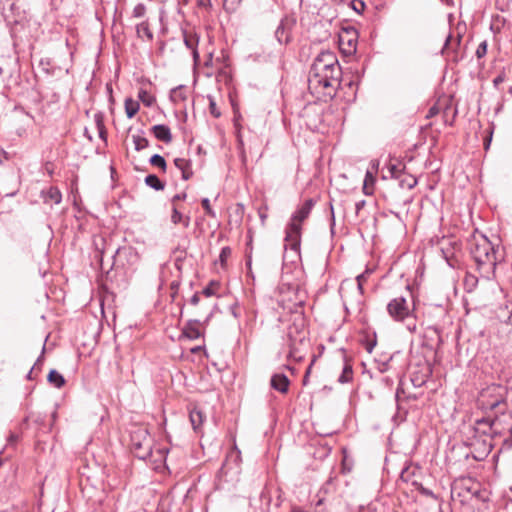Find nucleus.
I'll return each instance as SVG.
<instances>
[{
	"label": "nucleus",
	"instance_id": "1",
	"mask_svg": "<svg viewBox=\"0 0 512 512\" xmlns=\"http://www.w3.org/2000/svg\"><path fill=\"white\" fill-rule=\"evenodd\" d=\"M342 66H312L309 73L308 84L310 89L323 90L324 95L332 93L340 85Z\"/></svg>",
	"mask_w": 512,
	"mask_h": 512
},
{
	"label": "nucleus",
	"instance_id": "2",
	"mask_svg": "<svg viewBox=\"0 0 512 512\" xmlns=\"http://www.w3.org/2000/svg\"><path fill=\"white\" fill-rule=\"evenodd\" d=\"M314 205L315 201L313 199H307L291 216L290 223L285 231V241L293 250H298L300 247L301 224L309 217Z\"/></svg>",
	"mask_w": 512,
	"mask_h": 512
},
{
	"label": "nucleus",
	"instance_id": "3",
	"mask_svg": "<svg viewBox=\"0 0 512 512\" xmlns=\"http://www.w3.org/2000/svg\"><path fill=\"white\" fill-rule=\"evenodd\" d=\"M471 255L478 265L497 264V250L495 245L484 235L475 237L470 248Z\"/></svg>",
	"mask_w": 512,
	"mask_h": 512
},
{
	"label": "nucleus",
	"instance_id": "4",
	"mask_svg": "<svg viewBox=\"0 0 512 512\" xmlns=\"http://www.w3.org/2000/svg\"><path fill=\"white\" fill-rule=\"evenodd\" d=\"M407 294L411 297V301L407 297L400 295L391 299L387 304V313L396 322H403L416 317L415 302L409 287H407Z\"/></svg>",
	"mask_w": 512,
	"mask_h": 512
},
{
	"label": "nucleus",
	"instance_id": "5",
	"mask_svg": "<svg viewBox=\"0 0 512 512\" xmlns=\"http://www.w3.org/2000/svg\"><path fill=\"white\" fill-rule=\"evenodd\" d=\"M132 453L139 459L145 460L151 456L153 440L144 426L135 427L130 434Z\"/></svg>",
	"mask_w": 512,
	"mask_h": 512
},
{
	"label": "nucleus",
	"instance_id": "6",
	"mask_svg": "<svg viewBox=\"0 0 512 512\" xmlns=\"http://www.w3.org/2000/svg\"><path fill=\"white\" fill-rule=\"evenodd\" d=\"M308 332L304 325L303 318L295 320L287 330V345L289 347L288 358L301 359L299 356L300 347L307 341Z\"/></svg>",
	"mask_w": 512,
	"mask_h": 512
},
{
	"label": "nucleus",
	"instance_id": "7",
	"mask_svg": "<svg viewBox=\"0 0 512 512\" xmlns=\"http://www.w3.org/2000/svg\"><path fill=\"white\" fill-rule=\"evenodd\" d=\"M496 419L484 417L476 420L474 430L480 435L494 436L498 433Z\"/></svg>",
	"mask_w": 512,
	"mask_h": 512
},
{
	"label": "nucleus",
	"instance_id": "8",
	"mask_svg": "<svg viewBox=\"0 0 512 512\" xmlns=\"http://www.w3.org/2000/svg\"><path fill=\"white\" fill-rule=\"evenodd\" d=\"M454 45L459 46V40L452 39L451 35L446 36L442 53L447 57L448 62H459L463 59L462 53L454 49Z\"/></svg>",
	"mask_w": 512,
	"mask_h": 512
},
{
	"label": "nucleus",
	"instance_id": "9",
	"mask_svg": "<svg viewBox=\"0 0 512 512\" xmlns=\"http://www.w3.org/2000/svg\"><path fill=\"white\" fill-rule=\"evenodd\" d=\"M294 22L288 19H283L275 31V36L279 43L287 44L291 39V29Z\"/></svg>",
	"mask_w": 512,
	"mask_h": 512
},
{
	"label": "nucleus",
	"instance_id": "10",
	"mask_svg": "<svg viewBox=\"0 0 512 512\" xmlns=\"http://www.w3.org/2000/svg\"><path fill=\"white\" fill-rule=\"evenodd\" d=\"M200 320L199 319H191L189 320L182 330V335L190 340L198 339L202 336V333L199 329Z\"/></svg>",
	"mask_w": 512,
	"mask_h": 512
},
{
	"label": "nucleus",
	"instance_id": "11",
	"mask_svg": "<svg viewBox=\"0 0 512 512\" xmlns=\"http://www.w3.org/2000/svg\"><path fill=\"white\" fill-rule=\"evenodd\" d=\"M289 384H290V381H289L288 377L283 373L274 374L270 380L271 387L274 390H276L280 393H283V394L288 392Z\"/></svg>",
	"mask_w": 512,
	"mask_h": 512
},
{
	"label": "nucleus",
	"instance_id": "12",
	"mask_svg": "<svg viewBox=\"0 0 512 512\" xmlns=\"http://www.w3.org/2000/svg\"><path fill=\"white\" fill-rule=\"evenodd\" d=\"M457 248L456 242H452L450 239H443L440 243V250L443 258L452 266L450 260L454 257Z\"/></svg>",
	"mask_w": 512,
	"mask_h": 512
},
{
	"label": "nucleus",
	"instance_id": "13",
	"mask_svg": "<svg viewBox=\"0 0 512 512\" xmlns=\"http://www.w3.org/2000/svg\"><path fill=\"white\" fill-rule=\"evenodd\" d=\"M451 107V98L443 97L439 99L428 111L427 117H433L443 111L446 113Z\"/></svg>",
	"mask_w": 512,
	"mask_h": 512
},
{
	"label": "nucleus",
	"instance_id": "14",
	"mask_svg": "<svg viewBox=\"0 0 512 512\" xmlns=\"http://www.w3.org/2000/svg\"><path fill=\"white\" fill-rule=\"evenodd\" d=\"M154 136L164 142L170 143L172 141V134L170 128L164 124H158L152 127Z\"/></svg>",
	"mask_w": 512,
	"mask_h": 512
},
{
	"label": "nucleus",
	"instance_id": "15",
	"mask_svg": "<svg viewBox=\"0 0 512 512\" xmlns=\"http://www.w3.org/2000/svg\"><path fill=\"white\" fill-rule=\"evenodd\" d=\"M174 164L182 172V179L188 180L192 177L193 171L190 160L185 158H176L174 159Z\"/></svg>",
	"mask_w": 512,
	"mask_h": 512
},
{
	"label": "nucleus",
	"instance_id": "16",
	"mask_svg": "<svg viewBox=\"0 0 512 512\" xmlns=\"http://www.w3.org/2000/svg\"><path fill=\"white\" fill-rule=\"evenodd\" d=\"M42 195L45 203L52 202L54 204H59L62 200V194L60 190L54 186H51L46 191H43Z\"/></svg>",
	"mask_w": 512,
	"mask_h": 512
},
{
	"label": "nucleus",
	"instance_id": "17",
	"mask_svg": "<svg viewBox=\"0 0 512 512\" xmlns=\"http://www.w3.org/2000/svg\"><path fill=\"white\" fill-rule=\"evenodd\" d=\"M189 419L195 432H198L203 424L204 415L201 410L194 408L189 413Z\"/></svg>",
	"mask_w": 512,
	"mask_h": 512
},
{
	"label": "nucleus",
	"instance_id": "18",
	"mask_svg": "<svg viewBox=\"0 0 512 512\" xmlns=\"http://www.w3.org/2000/svg\"><path fill=\"white\" fill-rule=\"evenodd\" d=\"M187 99L186 89L183 85H179L170 91V100L174 104H179Z\"/></svg>",
	"mask_w": 512,
	"mask_h": 512
},
{
	"label": "nucleus",
	"instance_id": "19",
	"mask_svg": "<svg viewBox=\"0 0 512 512\" xmlns=\"http://www.w3.org/2000/svg\"><path fill=\"white\" fill-rule=\"evenodd\" d=\"M190 216H184L181 212L178 211L177 207L175 205H173V208H172V214H171V222L173 224H179V223H182V225L185 227V228H188L190 226Z\"/></svg>",
	"mask_w": 512,
	"mask_h": 512
},
{
	"label": "nucleus",
	"instance_id": "20",
	"mask_svg": "<svg viewBox=\"0 0 512 512\" xmlns=\"http://www.w3.org/2000/svg\"><path fill=\"white\" fill-rule=\"evenodd\" d=\"M317 62H323L325 64H339L335 53L329 50L320 52L315 58V63Z\"/></svg>",
	"mask_w": 512,
	"mask_h": 512
},
{
	"label": "nucleus",
	"instance_id": "21",
	"mask_svg": "<svg viewBox=\"0 0 512 512\" xmlns=\"http://www.w3.org/2000/svg\"><path fill=\"white\" fill-rule=\"evenodd\" d=\"M144 181L147 186H149L150 188H152L156 191H161L165 187L164 182H162L159 179V177L155 174H149L148 176L145 177Z\"/></svg>",
	"mask_w": 512,
	"mask_h": 512
},
{
	"label": "nucleus",
	"instance_id": "22",
	"mask_svg": "<svg viewBox=\"0 0 512 512\" xmlns=\"http://www.w3.org/2000/svg\"><path fill=\"white\" fill-rule=\"evenodd\" d=\"M47 379L56 388H61L65 384L64 377L54 369L49 372Z\"/></svg>",
	"mask_w": 512,
	"mask_h": 512
},
{
	"label": "nucleus",
	"instance_id": "23",
	"mask_svg": "<svg viewBox=\"0 0 512 512\" xmlns=\"http://www.w3.org/2000/svg\"><path fill=\"white\" fill-rule=\"evenodd\" d=\"M352 379H353L352 366L348 362H345L342 373L338 378V382L341 384H345V383L351 382Z\"/></svg>",
	"mask_w": 512,
	"mask_h": 512
},
{
	"label": "nucleus",
	"instance_id": "24",
	"mask_svg": "<svg viewBox=\"0 0 512 512\" xmlns=\"http://www.w3.org/2000/svg\"><path fill=\"white\" fill-rule=\"evenodd\" d=\"M142 134L143 132H141V134L132 135V140L136 151H141L149 146L148 139L145 138Z\"/></svg>",
	"mask_w": 512,
	"mask_h": 512
},
{
	"label": "nucleus",
	"instance_id": "25",
	"mask_svg": "<svg viewBox=\"0 0 512 512\" xmlns=\"http://www.w3.org/2000/svg\"><path fill=\"white\" fill-rule=\"evenodd\" d=\"M136 32H137L138 37H140L142 39L146 38L147 40H152V38H153V34H152L151 30L149 29V26L146 22H142V23L138 24L136 27Z\"/></svg>",
	"mask_w": 512,
	"mask_h": 512
},
{
	"label": "nucleus",
	"instance_id": "26",
	"mask_svg": "<svg viewBox=\"0 0 512 512\" xmlns=\"http://www.w3.org/2000/svg\"><path fill=\"white\" fill-rule=\"evenodd\" d=\"M139 110V104L131 98L125 100V112L128 118H132Z\"/></svg>",
	"mask_w": 512,
	"mask_h": 512
},
{
	"label": "nucleus",
	"instance_id": "27",
	"mask_svg": "<svg viewBox=\"0 0 512 512\" xmlns=\"http://www.w3.org/2000/svg\"><path fill=\"white\" fill-rule=\"evenodd\" d=\"M373 270L367 268L363 273L359 274L357 277H356V281H357V288H358V291L361 295L364 294V284L365 282L367 281V279L369 278V276L372 274Z\"/></svg>",
	"mask_w": 512,
	"mask_h": 512
},
{
	"label": "nucleus",
	"instance_id": "28",
	"mask_svg": "<svg viewBox=\"0 0 512 512\" xmlns=\"http://www.w3.org/2000/svg\"><path fill=\"white\" fill-rule=\"evenodd\" d=\"M149 163L152 166L160 168L163 172L166 171V168H167L166 161H165L164 157L159 154H154L153 156H151V158L149 159Z\"/></svg>",
	"mask_w": 512,
	"mask_h": 512
},
{
	"label": "nucleus",
	"instance_id": "29",
	"mask_svg": "<svg viewBox=\"0 0 512 512\" xmlns=\"http://www.w3.org/2000/svg\"><path fill=\"white\" fill-rule=\"evenodd\" d=\"M197 43V39L194 36H186L185 37V44L192 49L194 61L197 62L198 59V52L195 49V44Z\"/></svg>",
	"mask_w": 512,
	"mask_h": 512
},
{
	"label": "nucleus",
	"instance_id": "30",
	"mask_svg": "<svg viewBox=\"0 0 512 512\" xmlns=\"http://www.w3.org/2000/svg\"><path fill=\"white\" fill-rule=\"evenodd\" d=\"M241 1L242 0H224L223 1L224 9L228 12H234L240 5Z\"/></svg>",
	"mask_w": 512,
	"mask_h": 512
},
{
	"label": "nucleus",
	"instance_id": "31",
	"mask_svg": "<svg viewBox=\"0 0 512 512\" xmlns=\"http://www.w3.org/2000/svg\"><path fill=\"white\" fill-rule=\"evenodd\" d=\"M231 248L228 246H225L221 249L220 255H219V261L221 265H225L227 259L231 256Z\"/></svg>",
	"mask_w": 512,
	"mask_h": 512
},
{
	"label": "nucleus",
	"instance_id": "32",
	"mask_svg": "<svg viewBox=\"0 0 512 512\" xmlns=\"http://www.w3.org/2000/svg\"><path fill=\"white\" fill-rule=\"evenodd\" d=\"M202 207L204 208L206 214L212 218L216 217L215 211L211 208L210 201L208 198H203L201 201Z\"/></svg>",
	"mask_w": 512,
	"mask_h": 512
},
{
	"label": "nucleus",
	"instance_id": "33",
	"mask_svg": "<svg viewBox=\"0 0 512 512\" xmlns=\"http://www.w3.org/2000/svg\"><path fill=\"white\" fill-rule=\"evenodd\" d=\"M146 7L144 4L139 3L133 9V16L136 18H141L145 15Z\"/></svg>",
	"mask_w": 512,
	"mask_h": 512
},
{
	"label": "nucleus",
	"instance_id": "34",
	"mask_svg": "<svg viewBox=\"0 0 512 512\" xmlns=\"http://www.w3.org/2000/svg\"><path fill=\"white\" fill-rule=\"evenodd\" d=\"M487 53V42L486 41H482L476 51H475V54L477 56L478 59H481L483 56H485Z\"/></svg>",
	"mask_w": 512,
	"mask_h": 512
},
{
	"label": "nucleus",
	"instance_id": "35",
	"mask_svg": "<svg viewBox=\"0 0 512 512\" xmlns=\"http://www.w3.org/2000/svg\"><path fill=\"white\" fill-rule=\"evenodd\" d=\"M218 286L217 283H214V282H211L207 287H205L201 292L200 294L201 295H204L206 297H211L215 294V289L214 287Z\"/></svg>",
	"mask_w": 512,
	"mask_h": 512
},
{
	"label": "nucleus",
	"instance_id": "36",
	"mask_svg": "<svg viewBox=\"0 0 512 512\" xmlns=\"http://www.w3.org/2000/svg\"><path fill=\"white\" fill-rule=\"evenodd\" d=\"M416 184H417V179L414 178L413 176H409L408 179H403L401 181V185L406 186L409 189L414 188L416 186Z\"/></svg>",
	"mask_w": 512,
	"mask_h": 512
},
{
	"label": "nucleus",
	"instance_id": "37",
	"mask_svg": "<svg viewBox=\"0 0 512 512\" xmlns=\"http://www.w3.org/2000/svg\"><path fill=\"white\" fill-rule=\"evenodd\" d=\"M502 403V397L496 398L492 401H487L486 403L483 401V405H485L487 408L495 409Z\"/></svg>",
	"mask_w": 512,
	"mask_h": 512
},
{
	"label": "nucleus",
	"instance_id": "38",
	"mask_svg": "<svg viewBox=\"0 0 512 512\" xmlns=\"http://www.w3.org/2000/svg\"><path fill=\"white\" fill-rule=\"evenodd\" d=\"M352 7L355 11H357L358 13H360L361 11L364 10L365 8V3L363 1H360V0H354L352 1Z\"/></svg>",
	"mask_w": 512,
	"mask_h": 512
},
{
	"label": "nucleus",
	"instance_id": "39",
	"mask_svg": "<svg viewBox=\"0 0 512 512\" xmlns=\"http://www.w3.org/2000/svg\"><path fill=\"white\" fill-rule=\"evenodd\" d=\"M209 109H210V113H211L215 118L220 117L221 113H220V112H219V110L217 109L215 101L210 100Z\"/></svg>",
	"mask_w": 512,
	"mask_h": 512
},
{
	"label": "nucleus",
	"instance_id": "40",
	"mask_svg": "<svg viewBox=\"0 0 512 512\" xmlns=\"http://www.w3.org/2000/svg\"><path fill=\"white\" fill-rule=\"evenodd\" d=\"M373 182H374V177H373L372 173L368 171L365 175V180H364V191L366 194H368V192L366 191L368 183H373Z\"/></svg>",
	"mask_w": 512,
	"mask_h": 512
},
{
	"label": "nucleus",
	"instance_id": "41",
	"mask_svg": "<svg viewBox=\"0 0 512 512\" xmlns=\"http://www.w3.org/2000/svg\"><path fill=\"white\" fill-rule=\"evenodd\" d=\"M146 97H149L148 93L145 91V90H140L139 91V98L143 101V103H145L147 106H150L151 105V102L150 100H147Z\"/></svg>",
	"mask_w": 512,
	"mask_h": 512
},
{
	"label": "nucleus",
	"instance_id": "42",
	"mask_svg": "<svg viewBox=\"0 0 512 512\" xmlns=\"http://www.w3.org/2000/svg\"><path fill=\"white\" fill-rule=\"evenodd\" d=\"M179 286H180L179 282H177V281L171 282L170 289L172 290V294H171L172 298H175V296L178 292Z\"/></svg>",
	"mask_w": 512,
	"mask_h": 512
},
{
	"label": "nucleus",
	"instance_id": "43",
	"mask_svg": "<svg viewBox=\"0 0 512 512\" xmlns=\"http://www.w3.org/2000/svg\"><path fill=\"white\" fill-rule=\"evenodd\" d=\"M200 293L199 292H196L190 299V304L193 305V306H197L200 302Z\"/></svg>",
	"mask_w": 512,
	"mask_h": 512
},
{
	"label": "nucleus",
	"instance_id": "44",
	"mask_svg": "<svg viewBox=\"0 0 512 512\" xmlns=\"http://www.w3.org/2000/svg\"><path fill=\"white\" fill-rule=\"evenodd\" d=\"M186 197H187V194L185 192L184 193H180V194H176L172 198V203L174 204L176 201L185 200Z\"/></svg>",
	"mask_w": 512,
	"mask_h": 512
},
{
	"label": "nucleus",
	"instance_id": "45",
	"mask_svg": "<svg viewBox=\"0 0 512 512\" xmlns=\"http://www.w3.org/2000/svg\"><path fill=\"white\" fill-rule=\"evenodd\" d=\"M504 81V75L503 74H500L498 75L494 80H493V83L495 86H498L500 83H502Z\"/></svg>",
	"mask_w": 512,
	"mask_h": 512
},
{
	"label": "nucleus",
	"instance_id": "46",
	"mask_svg": "<svg viewBox=\"0 0 512 512\" xmlns=\"http://www.w3.org/2000/svg\"><path fill=\"white\" fill-rule=\"evenodd\" d=\"M348 45H349L348 53H351L352 51H355L356 46H355L353 40L349 39L348 40Z\"/></svg>",
	"mask_w": 512,
	"mask_h": 512
},
{
	"label": "nucleus",
	"instance_id": "47",
	"mask_svg": "<svg viewBox=\"0 0 512 512\" xmlns=\"http://www.w3.org/2000/svg\"><path fill=\"white\" fill-rule=\"evenodd\" d=\"M491 138H492V132H490V135L485 139L484 141V147L485 149H488L489 146H490V142H491Z\"/></svg>",
	"mask_w": 512,
	"mask_h": 512
},
{
	"label": "nucleus",
	"instance_id": "48",
	"mask_svg": "<svg viewBox=\"0 0 512 512\" xmlns=\"http://www.w3.org/2000/svg\"><path fill=\"white\" fill-rule=\"evenodd\" d=\"M98 127H99V135L101 138H104L105 131L103 125L98 121Z\"/></svg>",
	"mask_w": 512,
	"mask_h": 512
},
{
	"label": "nucleus",
	"instance_id": "49",
	"mask_svg": "<svg viewBox=\"0 0 512 512\" xmlns=\"http://www.w3.org/2000/svg\"><path fill=\"white\" fill-rule=\"evenodd\" d=\"M198 4H199V6H204V7H206V6H209V5H210V0H199V1H198Z\"/></svg>",
	"mask_w": 512,
	"mask_h": 512
},
{
	"label": "nucleus",
	"instance_id": "50",
	"mask_svg": "<svg viewBox=\"0 0 512 512\" xmlns=\"http://www.w3.org/2000/svg\"><path fill=\"white\" fill-rule=\"evenodd\" d=\"M496 389V387L488 388L487 391L482 394V398H485L486 396L490 395V392L495 391Z\"/></svg>",
	"mask_w": 512,
	"mask_h": 512
},
{
	"label": "nucleus",
	"instance_id": "51",
	"mask_svg": "<svg viewBox=\"0 0 512 512\" xmlns=\"http://www.w3.org/2000/svg\"><path fill=\"white\" fill-rule=\"evenodd\" d=\"M375 344H376L375 342H373V343H368V344H367V346H366V350H367L369 353H371V352H372V350H373V348H374V346H375Z\"/></svg>",
	"mask_w": 512,
	"mask_h": 512
},
{
	"label": "nucleus",
	"instance_id": "52",
	"mask_svg": "<svg viewBox=\"0 0 512 512\" xmlns=\"http://www.w3.org/2000/svg\"><path fill=\"white\" fill-rule=\"evenodd\" d=\"M365 204V201H360L356 203V210L359 211Z\"/></svg>",
	"mask_w": 512,
	"mask_h": 512
},
{
	"label": "nucleus",
	"instance_id": "53",
	"mask_svg": "<svg viewBox=\"0 0 512 512\" xmlns=\"http://www.w3.org/2000/svg\"><path fill=\"white\" fill-rule=\"evenodd\" d=\"M505 323L507 325H512V310L510 311V314H509L507 320L505 321Z\"/></svg>",
	"mask_w": 512,
	"mask_h": 512
},
{
	"label": "nucleus",
	"instance_id": "54",
	"mask_svg": "<svg viewBox=\"0 0 512 512\" xmlns=\"http://www.w3.org/2000/svg\"><path fill=\"white\" fill-rule=\"evenodd\" d=\"M17 439H18V436H17V435H15V434H11V435L9 436V441H10V442L17 441Z\"/></svg>",
	"mask_w": 512,
	"mask_h": 512
},
{
	"label": "nucleus",
	"instance_id": "55",
	"mask_svg": "<svg viewBox=\"0 0 512 512\" xmlns=\"http://www.w3.org/2000/svg\"><path fill=\"white\" fill-rule=\"evenodd\" d=\"M290 512H304V511L299 507H293Z\"/></svg>",
	"mask_w": 512,
	"mask_h": 512
},
{
	"label": "nucleus",
	"instance_id": "56",
	"mask_svg": "<svg viewBox=\"0 0 512 512\" xmlns=\"http://www.w3.org/2000/svg\"><path fill=\"white\" fill-rule=\"evenodd\" d=\"M408 329L410 332H414L416 330V325L415 324H413L412 326L408 325Z\"/></svg>",
	"mask_w": 512,
	"mask_h": 512
},
{
	"label": "nucleus",
	"instance_id": "57",
	"mask_svg": "<svg viewBox=\"0 0 512 512\" xmlns=\"http://www.w3.org/2000/svg\"><path fill=\"white\" fill-rule=\"evenodd\" d=\"M260 218H261L262 222H264V221H265V219H266V215L261 213V214H260Z\"/></svg>",
	"mask_w": 512,
	"mask_h": 512
},
{
	"label": "nucleus",
	"instance_id": "58",
	"mask_svg": "<svg viewBox=\"0 0 512 512\" xmlns=\"http://www.w3.org/2000/svg\"><path fill=\"white\" fill-rule=\"evenodd\" d=\"M32 372H33V368L29 371V373H28V375H27V377H28L29 379H31V378H32V376H31V375H32Z\"/></svg>",
	"mask_w": 512,
	"mask_h": 512
},
{
	"label": "nucleus",
	"instance_id": "59",
	"mask_svg": "<svg viewBox=\"0 0 512 512\" xmlns=\"http://www.w3.org/2000/svg\"><path fill=\"white\" fill-rule=\"evenodd\" d=\"M310 369H311V367H309V368H308V370H307V372H306V375H305V377H304V381L306 380V378H307L308 374L310 373Z\"/></svg>",
	"mask_w": 512,
	"mask_h": 512
},
{
	"label": "nucleus",
	"instance_id": "60",
	"mask_svg": "<svg viewBox=\"0 0 512 512\" xmlns=\"http://www.w3.org/2000/svg\"><path fill=\"white\" fill-rule=\"evenodd\" d=\"M199 349H200V347H196V348H193L191 351L192 352H197V351H199Z\"/></svg>",
	"mask_w": 512,
	"mask_h": 512
},
{
	"label": "nucleus",
	"instance_id": "61",
	"mask_svg": "<svg viewBox=\"0 0 512 512\" xmlns=\"http://www.w3.org/2000/svg\"><path fill=\"white\" fill-rule=\"evenodd\" d=\"M331 211L333 212L334 211V208L331 207ZM332 219L334 220V215L332 214Z\"/></svg>",
	"mask_w": 512,
	"mask_h": 512
},
{
	"label": "nucleus",
	"instance_id": "62",
	"mask_svg": "<svg viewBox=\"0 0 512 512\" xmlns=\"http://www.w3.org/2000/svg\"><path fill=\"white\" fill-rule=\"evenodd\" d=\"M107 89H108L109 91H111V86H110V85H107Z\"/></svg>",
	"mask_w": 512,
	"mask_h": 512
},
{
	"label": "nucleus",
	"instance_id": "63",
	"mask_svg": "<svg viewBox=\"0 0 512 512\" xmlns=\"http://www.w3.org/2000/svg\"><path fill=\"white\" fill-rule=\"evenodd\" d=\"M510 93L512 94V86L510 87Z\"/></svg>",
	"mask_w": 512,
	"mask_h": 512
},
{
	"label": "nucleus",
	"instance_id": "64",
	"mask_svg": "<svg viewBox=\"0 0 512 512\" xmlns=\"http://www.w3.org/2000/svg\"><path fill=\"white\" fill-rule=\"evenodd\" d=\"M2 74V68L0 67V75Z\"/></svg>",
	"mask_w": 512,
	"mask_h": 512
}]
</instances>
